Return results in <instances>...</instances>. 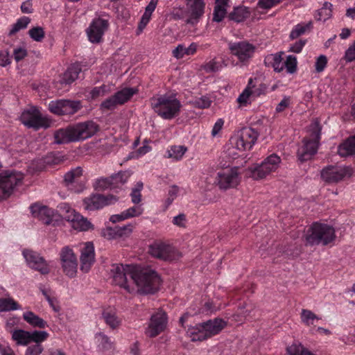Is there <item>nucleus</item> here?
Listing matches in <instances>:
<instances>
[{"label": "nucleus", "instance_id": "obj_1", "mask_svg": "<svg viewBox=\"0 0 355 355\" xmlns=\"http://www.w3.org/2000/svg\"><path fill=\"white\" fill-rule=\"evenodd\" d=\"M98 129V125L92 121L78 123L57 130L55 142L61 144L84 141L93 137Z\"/></svg>", "mask_w": 355, "mask_h": 355}, {"label": "nucleus", "instance_id": "obj_2", "mask_svg": "<svg viewBox=\"0 0 355 355\" xmlns=\"http://www.w3.org/2000/svg\"><path fill=\"white\" fill-rule=\"evenodd\" d=\"M132 285L135 288L132 294H153L159 288L160 277L154 270L140 268L135 266Z\"/></svg>", "mask_w": 355, "mask_h": 355}, {"label": "nucleus", "instance_id": "obj_3", "mask_svg": "<svg viewBox=\"0 0 355 355\" xmlns=\"http://www.w3.org/2000/svg\"><path fill=\"white\" fill-rule=\"evenodd\" d=\"M150 105L155 113L163 119L171 120L179 115L182 103L176 94H158L150 98Z\"/></svg>", "mask_w": 355, "mask_h": 355}, {"label": "nucleus", "instance_id": "obj_4", "mask_svg": "<svg viewBox=\"0 0 355 355\" xmlns=\"http://www.w3.org/2000/svg\"><path fill=\"white\" fill-rule=\"evenodd\" d=\"M321 128L318 121H313L308 128L309 138L303 140V144L297 150V156L300 161L310 159L318 150L320 139Z\"/></svg>", "mask_w": 355, "mask_h": 355}, {"label": "nucleus", "instance_id": "obj_5", "mask_svg": "<svg viewBox=\"0 0 355 355\" xmlns=\"http://www.w3.org/2000/svg\"><path fill=\"white\" fill-rule=\"evenodd\" d=\"M135 268L133 265L112 264L110 272L112 283L132 294L135 291L132 285Z\"/></svg>", "mask_w": 355, "mask_h": 355}, {"label": "nucleus", "instance_id": "obj_6", "mask_svg": "<svg viewBox=\"0 0 355 355\" xmlns=\"http://www.w3.org/2000/svg\"><path fill=\"white\" fill-rule=\"evenodd\" d=\"M336 239L335 230L325 223H314L307 231L306 241L309 245H328Z\"/></svg>", "mask_w": 355, "mask_h": 355}, {"label": "nucleus", "instance_id": "obj_7", "mask_svg": "<svg viewBox=\"0 0 355 355\" xmlns=\"http://www.w3.org/2000/svg\"><path fill=\"white\" fill-rule=\"evenodd\" d=\"M281 161L279 156L272 154L268 156L260 164L250 168L248 175L254 180L265 178L279 168Z\"/></svg>", "mask_w": 355, "mask_h": 355}, {"label": "nucleus", "instance_id": "obj_8", "mask_svg": "<svg viewBox=\"0 0 355 355\" xmlns=\"http://www.w3.org/2000/svg\"><path fill=\"white\" fill-rule=\"evenodd\" d=\"M354 170L346 165H329L320 172L321 178L329 184H336L352 177Z\"/></svg>", "mask_w": 355, "mask_h": 355}, {"label": "nucleus", "instance_id": "obj_9", "mask_svg": "<svg viewBox=\"0 0 355 355\" xmlns=\"http://www.w3.org/2000/svg\"><path fill=\"white\" fill-rule=\"evenodd\" d=\"M20 121L25 126L35 130L46 128L51 125L49 117L35 107L24 110L20 116Z\"/></svg>", "mask_w": 355, "mask_h": 355}, {"label": "nucleus", "instance_id": "obj_10", "mask_svg": "<svg viewBox=\"0 0 355 355\" xmlns=\"http://www.w3.org/2000/svg\"><path fill=\"white\" fill-rule=\"evenodd\" d=\"M59 208L65 220L70 223L73 229L82 232L93 227L92 223L79 213L76 212L67 203H61Z\"/></svg>", "mask_w": 355, "mask_h": 355}, {"label": "nucleus", "instance_id": "obj_11", "mask_svg": "<svg viewBox=\"0 0 355 355\" xmlns=\"http://www.w3.org/2000/svg\"><path fill=\"white\" fill-rule=\"evenodd\" d=\"M23 173L15 171H5L0 173V200L8 198L14 188L21 182Z\"/></svg>", "mask_w": 355, "mask_h": 355}, {"label": "nucleus", "instance_id": "obj_12", "mask_svg": "<svg viewBox=\"0 0 355 355\" xmlns=\"http://www.w3.org/2000/svg\"><path fill=\"white\" fill-rule=\"evenodd\" d=\"M168 317L165 311L159 309L153 313L145 329V334L150 338H155L167 327Z\"/></svg>", "mask_w": 355, "mask_h": 355}, {"label": "nucleus", "instance_id": "obj_13", "mask_svg": "<svg viewBox=\"0 0 355 355\" xmlns=\"http://www.w3.org/2000/svg\"><path fill=\"white\" fill-rule=\"evenodd\" d=\"M110 26L108 17H99L94 18L86 29L88 40L93 44H99L103 41L105 33Z\"/></svg>", "mask_w": 355, "mask_h": 355}, {"label": "nucleus", "instance_id": "obj_14", "mask_svg": "<svg viewBox=\"0 0 355 355\" xmlns=\"http://www.w3.org/2000/svg\"><path fill=\"white\" fill-rule=\"evenodd\" d=\"M228 49L232 55L235 56L239 62L245 64L253 57L255 52V46L246 42L241 41L228 43Z\"/></svg>", "mask_w": 355, "mask_h": 355}, {"label": "nucleus", "instance_id": "obj_15", "mask_svg": "<svg viewBox=\"0 0 355 355\" xmlns=\"http://www.w3.org/2000/svg\"><path fill=\"white\" fill-rule=\"evenodd\" d=\"M151 256L164 261H173L181 257V253L173 246L162 242H155L149 246Z\"/></svg>", "mask_w": 355, "mask_h": 355}, {"label": "nucleus", "instance_id": "obj_16", "mask_svg": "<svg viewBox=\"0 0 355 355\" xmlns=\"http://www.w3.org/2000/svg\"><path fill=\"white\" fill-rule=\"evenodd\" d=\"M241 181L238 167L225 168L217 173L216 184L220 189L227 190L235 188Z\"/></svg>", "mask_w": 355, "mask_h": 355}, {"label": "nucleus", "instance_id": "obj_17", "mask_svg": "<svg viewBox=\"0 0 355 355\" xmlns=\"http://www.w3.org/2000/svg\"><path fill=\"white\" fill-rule=\"evenodd\" d=\"M119 198L112 194L103 195L92 193L83 200L85 209L88 211H95L116 202Z\"/></svg>", "mask_w": 355, "mask_h": 355}, {"label": "nucleus", "instance_id": "obj_18", "mask_svg": "<svg viewBox=\"0 0 355 355\" xmlns=\"http://www.w3.org/2000/svg\"><path fill=\"white\" fill-rule=\"evenodd\" d=\"M59 254L63 272L67 276L74 277L77 273L78 260L73 250L69 246H64Z\"/></svg>", "mask_w": 355, "mask_h": 355}, {"label": "nucleus", "instance_id": "obj_19", "mask_svg": "<svg viewBox=\"0 0 355 355\" xmlns=\"http://www.w3.org/2000/svg\"><path fill=\"white\" fill-rule=\"evenodd\" d=\"M22 255L27 265L31 268L37 270L44 275L49 272L50 270L47 262L37 252L25 249L22 251Z\"/></svg>", "mask_w": 355, "mask_h": 355}, {"label": "nucleus", "instance_id": "obj_20", "mask_svg": "<svg viewBox=\"0 0 355 355\" xmlns=\"http://www.w3.org/2000/svg\"><path fill=\"white\" fill-rule=\"evenodd\" d=\"M205 0H186L187 23L196 24L205 12Z\"/></svg>", "mask_w": 355, "mask_h": 355}, {"label": "nucleus", "instance_id": "obj_21", "mask_svg": "<svg viewBox=\"0 0 355 355\" xmlns=\"http://www.w3.org/2000/svg\"><path fill=\"white\" fill-rule=\"evenodd\" d=\"M94 343L97 352L103 355H114L115 353L114 340L103 332H98L94 335Z\"/></svg>", "mask_w": 355, "mask_h": 355}, {"label": "nucleus", "instance_id": "obj_22", "mask_svg": "<svg viewBox=\"0 0 355 355\" xmlns=\"http://www.w3.org/2000/svg\"><path fill=\"white\" fill-rule=\"evenodd\" d=\"M64 182L67 187L74 192H80L84 189L83 169L73 168L64 175Z\"/></svg>", "mask_w": 355, "mask_h": 355}, {"label": "nucleus", "instance_id": "obj_23", "mask_svg": "<svg viewBox=\"0 0 355 355\" xmlns=\"http://www.w3.org/2000/svg\"><path fill=\"white\" fill-rule=\"evenodd\" d=\"M80 270L88 272L95 261L94 247L92 242H86L80 251Z\"/></svg>", "mask_w": 355, "mask_h": 355}, {"label": "nucleus", "instance_id": "obj_24", "mask_svg": "<svg viewBox=\"0 0 355 355\" xmlns=\"http://www.w3.org/2000/svg\"><path fill=\"white\" fill-rule=\"evenodd\" d=\"M101 318L105 324L112 330L117 329L122 323V319L118 315L115 309L105 308L102 311Z\"/></svg>", "mask_w": 355, "mask_h": 355}, {"label": "nucleus", "instance_id": "obj_25", "mask_svg": "<svg viewBox=\"0 0 355 355\" xmlns=\"http://www.w3.org/2000/svg\"><path fill=\"white\" fill-rule=\"evenodd\" d=\"M31 211L33 216L37 218L44 224L49 225L53 221L54 211L46 206L33 205L31 206Z\"/></svg>", "mask_w": 355, "mask_h": 355}, {"label": "nucleus", "instance_id": "obj_26", "mask_svg": "<svg viewBox=\"0 0 355 355\" xmlns=\"http://www.w3.org/2000/svg\"><path fill=\"white\" fill-rule=\"evenodd\" d=\"M207 338L218 334L225 326V322L216 318L202 323Z\"/></svg>", "mask_w": 355, "mask_h": 355}, {"label": "nucleus", "instance_id": "obj_27", "mask_svg": "<svg viewBox=\"0 0 355 355\" xmlns=\"http://www.w3.org/2000/svg\"><path fill=\"white\" fill-rule=\"evenodd\" d=\"M157 3L158 0H151L146 7L145 12L143 14L138 24L137 31V35H139L146 28V25L149 23L152 14L157 7Z\"/></svg>", "mask_w": 355, "mask_h": 355}, {"label": "nucleus", "instance_id": "obj_28", "mask_svg": "<svg viewBox=\"0 0 355 355\" xmlns=\"http://www.w3.org/2000/svg\"><path fill=\"white\" fill-rule=\"evenodd\" d=\"M22 318L29 325L33 328L44 329L48 327L47 322L31 311L23 313Z\"/></svg>", "mask_w": 355, "mask_h": 355}, {"label": "nucleus", "instance_id": "obj_29", "mask_svg": "<svg viewBox=\"0 0 355 355\" xmlns=\"http://www.w3.org/2000/svg\"><path fill=\"white\" fill-rule=\"evenodd\" d=\"M338 154L342 157L355 155V135L338 146Z\"/></svg>", "mask_w": 355, "mask_h": 355}, {"label": "nucleus", "instance_id": "obj_30", "mask_svg": "<svg viewBox=\"0 0 355 355\" xmlns=\"http://www.w3.org/2000/svg\"><path fill=\"white\" fill-rule=\"evenodd\" d=\"M80 71L81 68L78 64H71L63 73L60 80V83L64 85H70L78 78Z\"/></svg>", "mask_w": 355, "mask_h": 355}, {"label": "nucleus", "instance_id": "obj_31", "mask_svg": "<svg viewBox=\"0 0 355 355\" xmlns=\"http://www.w3.org/2000/svg\"><path fill=\"white\" fill-rule=\"evenodd\" d=\"M12 339L17 345L28 346L31 343V331L21 329H16L12 331Z\"/></svg>", "mask_w": 355, "mask_h": 355}, {"label": "nucleus", "instance_id": "obj_32", "mask_svg": "<svg viewBox=\"0 0 355 355\" xmlns=\"http://www.w3.org/2000/svg\"><path fill=\"white\" fill-rule=\"evenodd\" d=\"M230 0H216L213 13V20L220 22L227 14Z\"/></svg>", "mask_w": 355, "mask_h": 355}, {"label": "nucleus", "instance_id": "obj_33", "mask_svg": "<svg viewBox=\"0 0 355 355\" xmlns=\"http://www.w3.org/2000/svg\"><path fill=\"white\" fill-rule=\"evenodd\" d=\"M198 45L192 42L188 47L183 44H178L173 51V55L177 59L183 58L185 55H192L197 51Z\"/></svg>", "mask_w": 355, "mask_h": 355}, {"label": "nucleus", "instance_id": "obj_34", "mask_svg": "<svg viewBox=\"0 0 355 355\" xmlns=\"http://www.w3.org/2000/svg\"><path fill=\"white\" fill-rule=\"evenodd\" d=\"M186 334L191 341H202L207 339L202 323L189 327Z\"/></svg>", "mask_w": 355, "mask_h": 355}, {"label": "nucleus", "instance_id": "obj_35", "mask_svg": "<svg viewBox=\"0 0 355 355\" xmlns=\"http://www.w3.org/2000/svg\"><path fill=\"white\" fill-rule=\"evenodd\" d=\"M187 151L184 146H171L166 150V157L173 161H180Z\"/></svg>", "mask_w": 355, "mask_h": 355}, {"label": "nucleus", "instance_id": "obj_36", "mask_svg": "<svg viewBox=\"0 0 355 355\" xmlns=\"http://www.w3.org/2000/svg\"><path fill=\"white\" fill-rule=\"evenodd\" d=\"M138 90L132 87H125L117 92L114 96L119 105H122L129 101L131 97L137 94Z\"/></svg>", "mask_w": 355, "mask_h": 355}, {"label": "nucleus", "instance_id": "obj_37", "mask_svg": "<svg viewBox=\"0 0 355 355\" xmlns=\"http://www.w3.org/2000/svg\"><path fill=\"white\" fill-rule=\"evenodd\" d=\"M252 83L253 80L250 78L248 85L242 92V93L239 96L237 101L241 105H246L247 104L250 103L254 99L251 92Z\"/></svg>", "mask_w": 355, "mask_h": 355}, {"label": "nucleus", "instance_id": "obj_38", "mask_svg": "<svg viewBox=\"0 0 355 355\" xmlns=\"http://www.w3.org/2000/svg\"><path fill=\"white\" fill-rule=\"evenodd\" d=\"M230 141L233 148L241 152L250 150L252 147L251 145L247 144V141L239 132L231 138Z\"/></svg>", "mask_w": 355, "mask_h": 355}, {"label": "nucleus", "instance_id": "obj_39", "mask_svg": "<svg viewBox=\"0 0 355 355\" xmlns=\"http://www.w3.org/2000/svg\"><path fill=\"white\" fill-rule=\"evenodd\" d=\"M266 62L270 63L274 71L277 72H281L284 69V64L282 62V53H275L268 55L266 58Z\"/></svg>", "mask_w": 355, "mask_h": 355}, {"label": "nucleus", "instance_id": "obj_40", "mask_svg": "<svg viewBox=\"0 0 355 355\" xmlns=\"http://www.w3.org/2000/svg\"><path fill=\"white\" fill-rule=\"evenodd\" d=\"M130 175L129 171H120L118 173L111 175L114 189L121 188L125 184L130 177Z\"/></svg>", "mask_w": 355, "mask_h": 355}, {"label": "nucleus", "instance_id": "obj_41", "mask_svg": "<svg viewBox=\"0 0 355 355\" xmlns=\"http://www.w3.org/2000/svg\"><path fill=\"white\" fill-rule=\"evenodd\" d=\"M21 306L12 297L0 298V312L20 310Z\"/></svg>", "mask_w": 355, "mask_h": 355}, {"label": "nucleus", "instance_id": "obj_42", "mask_svg": "<svg viewBox=\"0 0 355 355\" xmlns=\"http://www.w3.org/2000/svg\"><path fill=\"white\" fill-rule=\"evenodd\" d=\"M249 16L248 9L243 6L235 8L229 15V18L236 22H241Z\"/></svg>", "mask_w": 355, "mask_h": 355}, {"label": "nucleus", "instance_id": "obj_43", "mask_svg": "<svg viewBox=\"0 0 355 355\" xmlns=\"http://www.w3.org/2000/svg\"><path fill=\"white\" fill-rule=\"evenodd\" d=\"M247 141L248 145L254 146L258 138V132L253 128L245 127L239 131Z\"/></svg>", "mask_w": 355, "mask_h": 355}, {"label": "nucleus", "instance_id": "obj_44", "mask_svg": "<svg viewBox=\"0 0 355 355\" xmlns=\"http://www.w3.org/2000/svg\"><path fill=\"white\" fill-rule=\"evenodd\" d=\"M287 352L290 355H315L299 342H294L288 346L287 347Z\"/></svg>", "mask_w": 355, "mask_h": 355}, {"label": "nucleus", "instance_id": "obj_45", "mask_svg": "<svg viewBox=\"0 0 355 355\" xmlns=\"http://www.w3.org/2000/svg\"><path fill=\"white\" fill-rule=\"evenodd\" d=\"M300 319L306 326L313 325L315 321L320 320V318L309 309H302L300 313Z\"/></svg>", "mask_w": 355, "mask_h": 355}, {"label": "nucleus", "instance_id": "obj_46", "mask_svg": "<svg viewBox=\"0 0 355 355\" xmlns=\"http://www.w3.org/2000/svg\"><path fill=\"white\" fill-rule=\"evenodd\" d=\"M332 4L326 2L323 6L318 10V13L315 15V19L318 21H325L332 16L331 10Z\"/></svg>", "mask_w": 355, "mask_h": 355}, {"label": "nucleus", "instance_id": "obj_47", "mask_svg": "<svg viewBox=\"0 0 355 355\" xmlns=\"http://www.w3.org/2000/svg\"><path fill=\"white\" fill-rule=\"evenodd\" d=\"M312 28V22L309 21L308 23H301L298 24L293 27L291 33L290 37L292 40L296 39L300 35L305 33L307 30H310Z\"/></svg>", "mask_w": 355, "mask_h": 355}, {"label": "nucleus", "instance_id": "obj_48", "mask_svg": "<svg viewBox=\"0 0 355 355\" xmlns=\"http://www.w3.org/2000/svg\"><path fill=\"white\" fill-rule=\"evenodd\" d=\"M49 337V334L46 331L34 330L31 331V343H35L34 345H42V343L46 341Z\"/></svg>", "mask_w": 355, "mask_h": 355}, {"label": "nucleus", "instance_id": "obj_49", "mask_svg": "<svg viewBox=\"0 0 355 355\" xmlns=\"http://www.w3.org/2000/svg\"><path fill=\"white\" fill-rule=\"evenodd\" d=\"M94 189L98 191H105L107 189H114L111 176L108 178H100L96 179L94 183Z\"/></svg>", "mask_w": 355, "mask_h": 355}, {"label": "nucleus", "instance_id": "obj_50", "mask_svg": "<svg viewBox=\"0 0 355 355\" xmlns=\"http://www.w3.org/2000/svg\"><path fill=\"white\" fill-rule=\"evenodd\" d=\"M31 19L28 17H22L17 19L16 23H15L10 30V35H14L21 29H24L27 27L28 24L30 23Z\"/></svg>", "mask_w": 355, "mask_h": 355}, {"label": "nucleus", "instance_id": "obj_51", "mask_svg": "<svg viewBox=\"0 0 355 355\" xmlns=\"http://www.w3.org/2000/svg\"><path fill=\"white\" fill-rule=\"evenodd\" d=\"M81 107L80 101L65 100L64 114H73Z\"/></svg>", "mask_w": 355, "mask_h": 355}, {"label": "nucleus", "instance_id": "obj_52", "mask_svg": "<svg viewBox=\"0 0 355 355\" xmlns=\"http://www.w3.org/2000/svg\"><path fill=\"white\" fill-rule=\"evenodd\" d=\"M65 100L52 101L49 104V110L58 115H64Z\"/></svg>", "mask_w": 355, "mask_h": 355}, {"label": "nucleus", "instance_id": "obj_53", "mask_svg": "<svg viewBox=\"0 0 355 355\" xmlns=\"http://www.w3.org/2000/svg\"><path fill=\"white\" fill-rule=\"evenodd\" d=\"M284 64L287 73L292 74L296 72L297 61L295 56L291 55H288Z\"/></svg>", "mask_w": 355, "mask_h": 355}, {"label": "nucleus", "instance_id": "obj_54", "mask_svg": "<svg viewBox=\"0 0 355 355\" xmlns=\"http://www.w3.org/2000/svg\"><path fill=\"white\" fill-rule=\"evenodd\" d=\"M115 228L116 231L117 239L126 238L132 234L134 226L131 223H129L123 226H116Z\"/></svg>", "mask_w": 355, "mask_h": 355}, {"label": "nucleus", "instance_id": "obj_55", "mask_svg": "<svg viewBox=\"0 0 355 355\" xmlns=\"http://www.w3.org/2000/svg\"><path fill=\"white\" fill-rule=\"evenodd\" d=\"M30 37L36 42H41L45 35L44 29L40 26L32 28L29 30Z\"/></svg>", "mask_w": 355, "mask_h": 355}, {"label": "nucleus", "instance_id": "obj_56", "mask_svg": "<svg viewBox=\"0 0 355 355\" xmlns=\"http://www.w3.org/2000/svg\"><path fill=\"white\" fill-rule=\"evenodd\" d=\"M143 189V183L138 182L136 185V187L132 190L130 193L132 202L135 204H138L141 200V191Z\"/></svg>", "mask_w": 355, "mask_h": 355}, {"label": "nucleus", "instance_id": "obj_57", "mask_svg": "<svg viewBox=\"0 0 355 355\" xmlns=\"http://www.w3.org/2000/svg\"><path fill=\"white\" fill-rule=\"evenodd\" d=\"M127 218L137 217L141 216L144 212V208L141 205H135L124 210Z\"/></svg>", "mask_w": 355, "mask_h": 355}, {"label": "nucleus", "instance_id": "obj_58", "mask_svg": "<svg viewBox=\"0 0 355 355\" xmlns=\"http://www.w3.org/2000/svg\"><path fill=\"white\" fill-rule=\"evenodd\" d=\"M106 92L107 90L105 85L96 87L89 92V94L87 96L88 98L95 99L99 96H103Z\"/></svg>", "mask_w": 355, "mask_h": 355}, {"label": "nucleus", "instance_id": "obj_59", "mask_svg": "<svg viewBox=\"0 0 355 355\" xmlns=\"http://www.w3.org/2000/svg\"><path fill=\"white\" fill-rule=\"evenodd\" d=\"M211 101L206 96L197 98L193 102V104L196 107L201 109L209 107L211 105Z\"/></svg>", "mask_w": 355, "mask_h": 355}, {"label": "nucleus", "instance_id": "obj_60", "mask_svg": "<svg viewBox=\"0 0 355 355\" xmlns=\"http://www.w3.org/2000/svg\"><path fill=\"white\" fill-rule=\"evenodd\" d=\"M327 64V58L324 55H320L316 58L315 62V69L318 73L324 70Z\"/></svg>", "mask_w": 355, "mask_h": 355}, {"label": "nucleus", "instance_id": "obj_61", "mask_svg": "<svg viewBox=\"0 0 355 355\" xmlns=\"http://www.w3.org/2000/svg\"><path fill=\"white\" fill-rule=\"evenodd\" d=\"M119 104L117 103L115 96L113 95L112 96L107 98L101 103V108L105 110H113Z\"/></svg>", "mask_w": 355, "mask_h": 355}, {"label": "nucleus", "instance_id": "obj_62", "mask_svg": "<svg viewBox=\"0 0 355 355\" xmlns=\"http://www.w3.org/2000/svg\"><path fill=\"white\" fill-rule=\"evenodd\" d=\"M43 351L44 347L42 345H32L28 346L24 355H40Z\"/></svg>", "mask_w": 355, "mask_h": 355}, {"label": "nucleus", "instance_id": "obj_63", "mask_svg": "<svg viewBox=\"0 0 355 355\" xmlns=\"http://www.w3.org/2000/svg\"><path fill=\"white\" fill-rule=\"evenodd\" d=\"M172 223L179 227H185L187 223V216L184 214H180L173 218Z\"/></svg>", "mask_w": 355, "mask_h": 355}, {"label": "nucleus", "instance_id": "obj_64", "mask_svg": "<svg viewBox=\"0 0 355 355\" xmlns=\"http://www.w3.org/2000/svg\"><path fill=\"white\" fill-rule=\"evenodd\" d=\"M344 58L347 62L355 60V41L346 50Z\"/></svg>", "mask_w": 355, "mask_h": 355}]
</instances>
